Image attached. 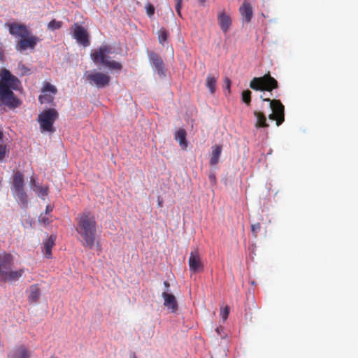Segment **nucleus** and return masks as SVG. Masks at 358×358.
<instances>
[{
	"label": "nucleus",
	"mask_w": 358,
	"mask_h": 358,
	"mask_svg": "<svg viewBox=\"0 0 358 358\" xmlns=\"http://www.w3.org/2000/svg\"><path fill=\"white\" fill-rule=\"evenodd\" d=\"M251 94H252V92L249 90H244L242 92L241 99L247 106L250 105Z\"/></svg>",
	"instance_id": "nucleus-29"
},
{
	"label": "nucleus",
	"mask_w": 358,
	"mask_h": 358,
	"mask_svg": "<svg viewBox=\"0 0 358 358\" xmlns=\"http://www.w3.org/2000/svg\"><path fill=\"white\" fill-rule=\"evenodd\" d=\"M130 358H137V357H136V354H135V352H133V353L131 355Z\"/></svg>",
	"instance_id": "nucleus-42"
},
{
	"label": "nucleus",
	"mask_w": 358,
	"mask_h": 358,
	"mask_svg": "<svg viewBox=\"0 0 358 358\" xmlns=\"http://www.w3.org/2000/svg\"><path fill=\"white\" fill-rule=\"evenodd\" d=\"M253 115L256 117V122L255 124V128L259 129L269 127L268 124L266 122V117L263 112L255 110L253 112Z\"/></svg>",
	"instance_id": "nucleus-17"
},
{
	"label": "nucleus",
	"mask_w": 358,
	"mask_h": 358,
	"mask_svg": "<svg viewBox=\"0 0 358 358\" xmlns=\"http://www.w3.org/2000/svg\"><path fill=\"white\" fill-rule=\"evenodd\" d=\"M224 83L227 85V89L229 90V92H230V87H231V80L229 78H226L224 79Z\"/></svg>",
	"instance_id": "nucleus-37"
},
{
	"label": "nucleus",
	"mask_w": 358,
	"mask_h": 358,
	"mask_svg": "<svg viewBox=\"0 0 358 358\" xmlns=\"http://www.w3.org/2000/svg\"><path fill=\"white\" fill-rule=\"evenodd\" d=\"M71 29L73 30V36L79 44L84 47L90 45L89 34L83 27L78 23H75Z\"/></svg>",
	"instance_id": "nucleus-11"
},
{
	"label": "nucleus",
	"mask_w": 358,
	"mask_h": 358,
	"mask_svg": "<svg viewBox=\"0 0 358 358\" xmlns=\"http://www.w3.org/2000/svg\"><path fill=\"white\" fill-rule=\"evenodd\" d=\"M217 78L208 75L206 78V87L211 94H214L216 90V83Z\"/></svg>",
	"instance_id": "nucleus-26"
},
{
	"label": "nucleus",
	"mask_w": 358,
	"mask_h": 358,
	"mask_svg": "<svg viewBox=\"0 0 358 358\" xmlns=\"http://www.w3.org/2000/svg\"><path fill=\"white\" fill-rule=\"evenodd\" d=\"M158 206H159V207H162V201H159V202H158Z\"/></svg>",
	"instance_id": "nucleus-43"
},
{
	"label": "nucleus",
	"mask_w": 358,
	"mask_h": 358,
	"mask_svg": "<svg viewBox=\"0 0 358 358\" xmlns=\"http://www.w3.org/2000/svg\"><path fill=\"white\" fill-rule=\"evenodd\" d=\"M260 99L263 101L269 102L270 108L272 113L268 115V118L271 120L276 122V125L278 127L285 121V107L279 99H271L270 98H264L262 95Z\"/></svg>",
	"instance_id": "nucleus-8"
},
{
	"label": "nucleus",
	"mask_w": 358,
	"mask_h": 358,
	"mask_svg": "<svg viewBox=\"0 0 358 358\" xmlns=\"http://www.w3.org/2000/svg\"><path fill=\"white\" fill-rule=\"evenodd\" d=\"M169 33L167 30L162 27L158 31V39L160 44L164 45L168 38Z\"/></svg>",
	"instance_id": "nucleus-27"
},
{
	"label": "nucleus",
	"mask_w": 358,
	"mask_h": 358,
	"mask_svg": "<svg viewBox=\"0 0 358 358\" xmlns=\"http://www.w3.org/2000/svg\"><path fill=\"white\" fill-rule=\"evenodd\" d=\"M56 236L51 235L44 243V255L47 258L52 257V248L55 244Z\"/></svg>",
	"instance_id": "nucleus-22"
},
{
	"label": "nucleus",
	"mask_w": 358,
	"mask_h": 358,
	"mask_svg": "<svg viewBox=\"0 0 358 358\" xmlns=\"http://www.w3.org/2000/svg\"><path fill=\"white\" fill-rule=\"evenodd\" d=\"M28 300L30 303L38 302L40 295L41 290L37 284L31 285L28 289Z\"/></svg>",
	"instance_id": "nucleus-18"
},
{
	"label": "nucleus",
	"mask_w": 358,
	"mask_h": 358,
	"mask_svg": "<svg viewBox=\"0 0 358 358\" xmlns=\"http://www.w3.org/2000/svg\"><path fill=\"white\" fill-rule=\"evenodd\" d=\"M211 358H213V357H211Z\"/></svg>",
	"instance_id": "nucleus-44"
},
{
	"label": "nucleus",
	"mask_w": 358,
	"mask_h": 358,
	"mask_svg": "<svg viewBox=\"0 0 358 358\" xmlns=\"http://www.w3.org/2000/svg\"><path fill=\"white\" fill-rule=\"evenodd\" d=\"M164 286L166 287V288L168 289V288L169 287L170 285H169V282H167V281H164Z\"/></svg>",
	"instance_id": "nucleus-39"
},
{
	"label": "nucleus",
	"mask_w": 358,
	"mask_h": 358,
	"mask_svg": "<svg viewBox=\"0 0 358 358\" xmlns=\"http://www.w3.org/2000/svg\"><path fill=\"white\" fill-rule=\"evenodd\" d=\"M111 50L112 48L110 45H101L97 50L92 52L90 55L91 59L96 64H102L111 70L120 71L122 66L120 62L108 60L110 57L108 55L111 53Z\"/></svg>",
	"instance_id": "nucleus-5"
},
{
	"label": "nucleus",
	"mask_w": 358,
	"mask_h": 358,
	"mask_svg": "<svg viewBox=\"0 0 358 358\" xmlns=\"http://www.w3.org/2000/svg\"><path fill=\"white\" fill-rule=\"evenodd\" d=\"M14 194L17 197V199L22 203L24 207H27L28 204L27 195L24 192V189L20 190L13 191Z\"/></svg>",
	"instance_id": "nucleus-25"
},
{
	"label": "nucleus",
	"mask_w": 358,
	"mask_h": 358,
	"mask_svg": "<svg viewBox=\"0 0 358 358\" xmlns=\"http://www.w3.org/2000/svg\"><path fill=\"white\" fill-rule=\"evenodd\" d=\"M239 12L244 22L249 23L251 21L253 16V10L249 2L245 1L239 8Z\"/></svg>",
	"instance_id": "nucleus-14"
},
{
	"label": "nucleus",
	"mask_w": 358,
	"mask_h": 358,
	"mask_svg": "<svg viewBox=\"0 0 358 358\" xmlns=\"http://www.w3.org/2000/svg\"><path fill=\"white\" fill-rule=\"evenodd\" d=\"M162 297L164 300V305L170 309L172 313H174L178 309V303L175 296L171 293H168L167 292H164L162 293Z\"/></svg>",
	"instance_id": "nucleus-15"
},
{
	"label": "nucleus",
	"mask_w": 358,
	"mask_h": 358,
	"mask_svg": "<svg viewBox=\"0 0 358 358\" xmlns=\"http://www.w3.org/2000/svg\"><path fill=\"white\" fill-rule=\"evenodd\" d=\"M188 264L192 273H200L203 271L204 266L198 248H194L189 253Z\"/></svg>",
	"instance_id": "nucleus-10"
},
{
	"label": "nucleus",
	"mask_w": 358,
	"mask_h": 358,
	"mask_svg": "<svg viewBox=\"0 0 358 358\" xmlns=\"http://www.w3.org/2000/svg\"><path fill=\"white\" fill-rule=\"evenodd\" d=\"M145 8H146V13H147L149 17L152 16L155 13V10L154 6L149 3L146 5Z\"/></svg>",
	"instance_id": "nucleus-32"
},
{
	"label": "nucleus",
	"mask_w": 358,
	"mask_h": 358,
	"mask_svg": "<svg viewBox=\"0 0 358 358\" xmlns=\"http://www.w3.org/2000/svg\"><path fill=\"white\" fill-rule=\"evenodd\" d=\"M261 229V225L259 222L252 224L251 231L254 237H257L258 232Z\"/></svg>",
	"instance_id": "nucleus-31"
},
{
	"label": "nucleus",
	"mask_w": 358,
	"mask_h": 358,
	"mask_svg": "<svg viewBox=\"0 0 358 358\" xmlns=\"http://www.w3.org/2000/svg\"><path fill=\"white\" fill-rule=\"evenodd\" d=\"M13 256L6 252H0V282H15L23 275L25 268L13 271Z\"/></svg>",
	"instance_id": "nucleus-4"
},
{
	"label": "nucleus",
	"mask_w": 358,
	"mask_h": 358,
	"mask_svg": "<svg viewBox=\"0 0 358 358\" xmlns=\"http://www.w3.org/2000/svg\"><path fill=\"white\" fill-rule=\"evenodd\" d=\"M187 132L184 129H179L175 134V139L178 142L182 149L185 150L188 143L186 139Z\"/></svg>",
	"instance_id": "nucleus-20"
},
{
	"label": "nucleus",
	"mask_w": 358,
	"mask_h": 358,
	"mask_svg": "<svg viewBox=\"0 0 358 358\" xmlns=\"http://www.w3.org/2000/svg\"><path fill=\"white\" fill-rule=\"evenodd\" d=\"M24 175L20 171L15 172L13 180V190L16 191L22 189H24Z\"/></svg>",
	"instance_id": "nucleus-21"
},
{
	"label": "nucleus",
	"mask_w": 358,
	"mask_h": 358,
	"mask_svg": "<svg viewBox=\"0 0 358 358\" xmlns=\"http://www.w3.org/2000/svg\"><path fill=\"white\" fill-rule=\"evenodd\" d=\"M209 179L211 182H215V176L213 173H211L209 175Z\"/></svg>",
	"instance_id": "nucleus-38"
},
{
	"label": "nucleus",
	"mask_w": 358,
	"mask_h": 358,
	"mask_svg": "<svg viewBox=\"0 0 358 358\" xmlns=\"http://www.w3.org/2000/svg\"><path fill=\"white\" fill-rule=\"evenodd\" d=\"M30 352L25 348L24 345H20L15 348L11 355L10 358H29Z\"/></svg>",
	"instance_id": "nucleus-19"
},
{
	"label": "nucleus",
	"mask_w": 358,
	"mask_h": 358,
	"mask_svg": "<svg viewBox=\"0 0 358 358\" xmlns=\"http://www.w3.org/2000/svg\"><path fill=\"white\" fill-rule=\"evenodd\" d=\"M229 313V308L227 306L224 310L222 312V317L224 320H226Z\"/></svg>",
	"instance_id": "nucleus-35"
},
{
	"label": "nucleus",
	"mask_w": 358,
	"mask_h": 358,
	"mask_svg": "<svg viewBox=\"0 0 358 358\" xmlns=\"http://www.w3.org/2000/svg\"><path fill=\"white\" fill-rule=\"evenodd\" d=\"M6 145H0V162L3 161L6 155H7Z\"/></svg>",
	"instance_id": "nucleus-33"
},
{
	"label": "nucleus",
	"mask_w": 358,
	"mask_h": 358,
	"mask_svg": "<svg viewBox=\"0 0 358 358\" xmlns=\"http://www.w3.org/2000/svg\"><path fill=\"white\" fill-rule=\"evenodd\" d=\"M0 113L5 108L13 110L19 107L22 101L14 94L21 86L20 80L10 71L3 69L0 71Z\"/></svg>",
	"instance_id": "nucleus-1"
},
{
	"label": "nucleus",
	"mask_w": 358,
	"mask_h": 358,
	"mask_svg": "<svg viewBox=\"0 0 358 358\" xmlns=\"http://www.w3.org/2000/svg\"><path fill=\"white\" fill-rule=\"evenodd\" d=\"M182 2V0H176V10L179 16H181Z\"/></svg>",
	"instance_id": "nucleus-34"
},
{
	"label": "nucleus",
	"mask_w": 358,
	"mask_h": 358,
	"mask_svg": "<svg viewBox=\"0 0 358 358\" xmlns=\"http://www.w3.org/2000/svg\"><path fill=\"white\" fill-rule=\"evenodd\" d=\"M53 210V207L50 205H48L45 208V211L44 213H47V215H50V213Z\"/></svg>",
	"instance_id": "nucleus-36"
},
{
	"label": "nucleus",
	"mask_w": 358,
	"mask_h": 358,
	"mask_svg": "<svg viewBox=\"0 0 358 358\" xmlns=\"http://www.w3.org/2000/svg\"><path fill=\"white\" fill-rule=\"evenodd\" d=\"M58 117V112L55 108H48L41 112L37 119L40 124L41 131L42 132H54L55 130L53 124Z\"/></svg>",
	"instance_id": "nucleus-7"
},
{
	"label": "nucleus",
	"mask_w": 358,
	"mask_h": 358,
	"mask_svg": "<svg viewBox=\"0 0 358 358\" xmlns=\"http://www.w3.org/2000/svg\"><path fill=\"white\" fill-rule=\"evenodd\" d=\"M217 21L222 31L224 33L227 32L231 24L230 16L224 11L220 12L217 15Z\"/></svg>",
	"instance_id": "nucleus-16"
},
{
	"label": "nucleus",
	"mask_w": 358,
	"mask_h": 358,
	"mask_svg": "<svg viewBox=\"0 0 358 358\" xmlns=\"http://www.w3.org/2000/svg\"><path fill=\"white\" fill-rule=\"evenodd\" d=\"M62 26V22L57 21L56 20H52L48 24V28L51 30H56L61 28Z\"/></svg>",
	"instance_id": "nucleus-30"
},
{
	"label": "nucleus",
	"mask_w": 358,
	"mask_h": 358,
	"mask_svg": "<svg viewBox=\"0 0 358 358\" xmlns=\"http://www.w3.org/2000/svg\"><path fill=\"white\" fill-rule=\"evenodd\" d=\"M30 183L32 185L33 190L38 194V196L43 197L48 195V187H43L40 185L36 184V181L34 178H31Z\"/></svg>",
	"instance_id": "nucleus-24"
},
{
	"label": "nucleus",
	"mask_w": 358,
	"mask_h": 358,
	"mask_svg": "<svg viewBox=\"0 0 358 358\" xmlns=\"http://www.w3.org/2000/svg\"><path fill=\"white\" fill-rule=\"evenodd\" d=\"M201 5H203L206 0H197Z\"/></svg>",
	"instance_id": "nucleus-40"
},
{
	"label": "nucleus",
	"mask_w": 358,
	"mask_h": 358,
	"mask_svg": "<svg viewBox=\"0 0 358 358\" xmlns=\"http://www.w3.org/2000/svg\"><path fill=\"white\" fill-rule=\"evenodd\" d=\"M150 62L157 73L162 76H164V64L162 59L155 52L148 54Z\"/></svg>",
	"instance_id": "nucleus-13"
},
{
	"label": "nucleus",
	"mask_w": 358,
	"mask_h": 358,
	"mask_svg": "<svg viewBox=\"0 0 358 358\" xmlns=\"http://www.w3.org/2000/svg\"><path fill=\"white\" fill-rule=\"evenodd\" d=\"M3 137V131H1L0 130V141L2 140Z\"/></svg>",
	"instance_id": "nucleus-41"
},
{
	"label": "nucleus",
	"mask_w": 358,
	"mask_h": 358,
	"mask_svg": "<svg viewBox=\"0 0 358 358\" xmlns=\"http://www.w3.org/2000/svg\"><path fill=\"white\" fill-rule=\"evenodd\" d=\"M76 220V231L82 238L83 245L92 249L95 245L96 234V223L94 215L90 212L80 213Z\"/></svg>",
	"instance_id": "nucleus-3"
},
{
	"label": "nucleus",
	"mask_w": 358,
	"mask_h": 358,
	"mask_svg": "<svg viewBox=\"0 0 358 358\" xmlns=\"http://www.w3.org/2000/svg\"><path fill=\"white\" fill-rule=\"evenodd\" d=\"M212 153L210 159V164L215 165L218 163L222 150V145H217L212 147Z\"/></svg>",
	"instance_id": "nucleus-23"
},
{
	"label": "nucleus",
	"mask_w": 358,
	"mask_h": 358,
	"mask_svg": "<svg viewBox=\"0 0 358 358\" xmlns=\"http://www.w3.org/2000/svg\"><path fill=\"white\" fill-rule=\"evenodd\" d=\"M10 34L17 38L18 40L15 45L17 52H23L27 50L34 51L41 38L31 34L30 29L24 24L17 22L6 24Z\"/></svg>",
	"instance_id": "nucleus-2"
},
{
	"label": "nucleus",
	"mask_w": 358,
	"mask_h": 358,
	"mask_svg": "<svg viewBox=\"0 0 358 358\" xmlns=\"http://www.w3.org/2000/svg\"><path fill=\"white\" fill-rule=\"evenodd\" d=\"M86 80L92 85L97 88H104L110 85V76L102 72L87 71L85 73Z\"/></svg>",
	"instance_id": "nucleus-9"
},
{
	"label": "nucleus",
	"mask_w": 358,
	"mask_h": 358,
	"mask_svg": "<svg viewBox=\"0 0 358 358\" xmlns=\"http://www.w3.org/2000/svg\"><path fill=\"white\" fill-rule=\"evenodd\" d=\"M51 217L52 216L50 215H47V213H41L38 217V222L44 226H47L52 222Z\"/></svg>",
	"instance_id": "nucleus-28"
},
{
	"label": "nucleus",
	"mask_w": 358,
	"mask_h": 358,
	"mask_svg": "<svg viewBox=\"0 0 358 358\" xmlns=\"http://www.w3.org/2000/svg\"><path fill=\"white\" fill-rule=\"evenodd\" d=\"M57 92V88L54 85L49 83H45L42 89L43 94L40 95L38 97L40 103H52L54 100V96Z\"/></svg>",
	"instance_id": "nucleus-12"
},
{
	"label": "nucleus",
	"mask_w": 358,
	"mask_h": 358,
	"mask_svg": "<svg viewBox=\"0 0 358 358\" xmlns=\"http://www.w3.org/2000/svg\"><path fill=\"white\" fill-rule=\"evenodd\" d=\"M250 87L255 91L272 92L279 87L278 82L271 76L270 72L261 77L253 78L249 85Z\"/></svg>",
	"instance_id": "nucleus-6"
}]
</instances>
